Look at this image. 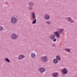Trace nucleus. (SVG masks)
Segmentation results:
<instances>
[{"mask_svg": "<svg viewBox=\"0 0 77 77\" xmlns=\"http://www.w3.org/2000/svg\"><path fill=\"white\" fill-rule=\"evenodd\" d=\"M31 16L32 17L33 20H34L32 22V24H35L36 22V19H35V13L34 12L32 13Z\"/></svg>", "mask_w": 77, "mask_h": 77, "instance_id": "f257e3e1", "label": "nucleus"}, {"mask_svg": "<svg viewBox=\"0 0 77 77\" xmlns=\"http://www.w3.org/2000/svg\"><path fill=\"white\" fill-rule=\"evenodd\" d=\"M17 21V19L14 17H12L11 19V22L12 23H15Z\"/></svg>", "mask_w": 77, "mask_h": 77, "instance_id": "f03ea898", "label": "nucleus"}, {"mask_svg": "<svg viewBox=\"0 0 77 77\" xmlns=\"http://www.w3.org/2000/svg\"><path fill=\"white\" fill-rule=\"evenodd\" d=\"M11 38L12 39H15L17 38V36L15 34H13L11 36Z\"/></svg>", "mask_w": 77, "mask_h": 77, "instance_id": "7ed1b4c3", "label": "nucleus"}, {"mask_svg": "<svg viewBox=\"0 0 77 77\" xmlns=\"http://www.w3.org/2000/svg\"><path fill=\"white\" fill-rule=\"evenodd\" d=\"M47 57L46 56H45L42 57V62H46V61H47Z\"/></svg>", "mask_w": 77, "mask_h": 77, "instance_id": "20e7f679", "label": "nucleus"}, {"mask_svg": "<svg viewBox=\"0 0 77 77\" xmlns=\"http://www.w3.org/2000/svg\"><path fill=\"white\" fill-rule=\"evenodd\" d=\"M25 57L22 55H20L18 57V59L20 60L21 59H23Z\"/></svg>", "mask_w": 77, "mask_h": 77, "instance_id": "39448f33", "label": "nucleus"}, {"mask_svg": "<svg viewBox=\"0 0 77 77\" xmlns=\"http://www.w3.org/2000/svg\"><path fill=\"white\" fill-rule=\"evenodd\" d=\"M39 71L40 72H44V71H45V69L44 68L42 67L39 69Z\"/></svg>", "mask_w": 77, "mask_h": 77, "instance_id": "423d86ee", "label": "nucleus"}, {"mask_svg": "<svg viewBox=\"0 0 77 77\" xmlns=\"http://www.w3.org/2000/svg\"><path fill=\"white\" fill-rule=\"evenodd\" d=\"M62 72L63 74H66L67 73V70L66 69V68H65L62 70Z\"/></svg>", "mask_w": 77, "mask_h": 77, "instance_id": "0eeeda50", "label": "nucleus"}, {"mask_svg": "<svg viewBox=\"0 0 77 77\" xmlns=\"http://www.w3.org/2000/svg\"><path fill=\"white\" fill-rule=\"evenodd\" d=\"M54 34L55 35L57 36V37L59 38H60V35H59V33H58V32H54Z\"/></svg>", "mask_w": 77, "mask_h": 77, "instance_id": "6e6552de", "label": "nucleus"}, {"mask_svg": "<svg viewBox=\"0 0 77 77\" xmlns=\"http://www.w3.org/2000/svg\"><path fill=\"white\" fill-rule=\"evenodd\" d=\"M55 38V36L53 35H51L50 37V38L51 39H54Z\"/></svg>", "mask_w": 77, "mask_h": 77, "instance_id": "1a4fd4ad", "label": "nucleus"}, {"mask_svg": "<svg viewBox=\"0 0 77 77\" xmlns=\"http://www.w3.org/2000/svg\"><path fill=\"white\" fill-rule=\"evenodd\" d=\"M58 75V73H54L52 74V76L54 77H57Z\"/></svg>", "mask_w": 77, "mask_h": 77, "instance_id": "9d476101", "label": "nucleus"}, {"mask_svg": "<svg viewBox=\"0 0 77 77\" xmlns=\"http://www.w3.org/2000/svg\"><path fill=\"white\" fill-rule=\"evenodd\" d=\"M45 19H46V20H48V19L50 18V17L48 15H46L45 16Z\"/></svg>", "mask_w": 77, "mask_h": 77, "instance_id": "9b49d317", "label": "nucleus"}, {"mask_svg": "<svg viewBox=\"0 0 77 77\" xmlns=\"http://www.w3.org/2000/svg\"><path fill=\"white\" fill-rule=\"evenodd\" d=\"M57 60L56 59H54L53 60V62L54 63H57Z\"/></svg>", "mask_w": 77, "mask_h": 77, "instance_id": "f8f14e48", "label": "nucleus"}, {"mask_svg": "<svg viewBox=\"0 0 77 77\" xmlns=\"http://www.w3.org/2000/svg\"><path fill=\"white\" fill-rule=\"evenodd\" d=\"M68 20L69 21H70L71 23H74V21L72 20H71V19L69 17L68 18Z\"/></svg>", "mask_w": 77, "mask_h": 77, "instance_id": "ddd939ff", "label": "nucleus"}, {"mask_svg": "<svg viewBox=\"0 0 77 77\" xmlns=\"http://www.w3.org/2000/svg\"><path fill=\"white\" fill-rule=\"evenodd\" d=\"M31 56L32 58H34V57H35V56H36V55H35V54L33 53L31 54Z\"/></svg>", "mask_w": 77, "mask_h": 77, "instance_id": "4468645a", "label": "nucleus"}, {"mask_svg": "<svg viewBox=\"0 0 77 77\" xmlns=\"http://www.w3.org/2000/svg\"><path fill=\"white\" fill-rule=\"evenodd\" d=\"M5 60L7 62H8V63H10V60H9L8 58H6L5 59Z\"/></svg>", "mask_w": 77, "mask_h": 77, "instance_id": "2eb2a0df", "label": "nucleus"}, {"mask_svg": "<svg viewBox=\"0 0 77 77\" xmlns=\"http://www.w3.org/2000/svg\"><path fill=\"white\" fill-rule=\"evenodd\" d=\"M63 31V29H60L58 30L59 33H61V32H62Z\"/></svg>", "mask_w": 77, "mask_h": 77, "instance_id": "dca6fc26", "label": "nucleus"}, {"mask_svg": "<svg viewBox=\"0 0 77 77\" xmlns=\"http://www.w3.org/2000/svg\"><path fill=\"white\" fill-rule=\"evenodd\" d=\"M56 58L58 60H60V57L59 56H57L56 57Z\"/></svg>", "mask_w": 77, "mask_h": 77, "instance_id": "f3484780", "label": "nucleus"}, {"mask_svg": "<svg viewBox=\"0 0 77 77\" xmlns=\"http://www.w3.org/2000/svg\"><path fill=\"white\" fill-rule=\"evenodd\" d=\"M29 5L30 6H33V2H30L29 3Z\"/></svg>", "mask_w": 77, "mask_h": 77, "instance_id": "a211bd4d", "label": "nucleus"}, {"mask_svg": "<svg viewBox=\"0 0 77 77\" xmlns=\"http://www.w3.org/2000/svg\"><path fill=\"white\" fill-rule=\"evenodd\" d=\"M65 50H66V51H67V52H69V51H70V49H65Z\"/></svg>", "mask_w": 77, "mask_h": 77, "instance_id": "6ab92c4d", "label": "nucleus"}, {"mask_svg": "<svg viewBox=\"0 0 77 77\" xmlns=\"http://www.w3.org/2000/svg\"><path fill=\"white\" fill-rule=\"evenodd\" d=\"M3 28L1 26H0V31H2L3 30Z\"/></svg>", "mask_w": 77, "mask_h": 77, "instance_id": "aec40b11", "label": "nucleus"}, {"mask_svg": "<svg viewBox=\"0 0 77 77\" xmlns=\"http://www.w3.org/2000/svg\"><path fill=\"white\" fill-rule=\"evenodd\" d=\"M46 23L48 24H50V22L48 21H47L46 22Z\"/></svg>", "mask_w": 77, "mask_h": 77, "instance_id": "412c9836", "label": "nucleus"}, {"mask_svg": "<svg viewBox=\"0 0 77 77\" xmlns=\"http://www.w3.org/2000/svg\"><path fill=\"white\" fill-rule=\"evenodd\" d=\"M54 42H56V39L54 38L53 39Z\"/></svg>", "mask_w": 77, "mask_h": 77, "instance_id": "4be33fe9", "label": "nucleus"}, {"mask_svg": "<svg viewBox=\"0 0 77 77\" xmlns=\"http://www.w3.org/2000/svg\"><path fill=\"white\" fill-rule=\"evenodd\" d=\"M29 9H30V10H31V9H32V8H29Z\"/></svg>", "mask_w": 77, "mask_h": 77, "instance_id": "5701e85b", "label": "nucleus"}]
</instances>
